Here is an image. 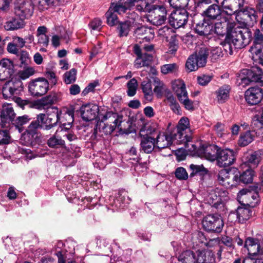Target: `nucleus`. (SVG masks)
Here are the masks:
<instances>
[{"label":"nucleus","instance_id":"nucleus-5","mask_svg":"<svg viewBox=\"0 0 263 263\" xmlns=\"http://www.w3.org/2000/svg\"><path fill=\"white\" fill-rule=\"evenodd\" d=\"M41 126L36 120L32 121L22 134L20 139L21 143L27 146H35L40 141L38 132Z\"/></svg>","mask_w":263,"mask_h":263},{"label":"nucleus","instance_id":"nucleus-27","mask_svg":"<svg viewBox=\"0 0 263 263\" xmlns=\"http://www.w3.org/2000/svg\"><path fill=\"white\" fill-rule=\"evenodd\" d=\"M141 149L144 153L149 154L156 147L155 139L151 136H143L141 138Z\"/></svg>","mask_w":263,"mask_h":263},{"label":"nucleus","instance_id":"nucleus-19","mask_svg":"<svg viewBox=\"0 0 263 263\" xmlns=\"http://www.w3.org/2000/svg\"><path fill=\"white\" fill-rule=\"evenodd\" d=\"M263 81V72L257 66L252 67L246 71V77L242 78L241 82L245 85L250 82H261Z\"/></svg>","mask_w":263,"mask_h":263},{"label":"nucleus","instance_id":"nucleus-38","mask_svg":"<svg viewBox=\"0 0 263 263\" xmlns=\"http://www.w3.org/2000/svg\"><path fill=\"white\" fill-rule=\"evenodd\" d=\"M190 168L192 171L190 173V177H192L194 176H199L200 178H202L205 175L208 173V170L205 168L203 165L192 164L190 165Z\"/></svg>","mask_w":263,"mask_h":263},{"label":"nucleus","instance_id":"nucleus-50","mask_svg":"<svg viewBox=\"0 0 263 263\" xmlns=\"http://www.w3.org/2000/svg\"><path fill=\"white\" fill-rule=\"evenodd\" d=\"M106 17L107 18V23L110 26H115L118 23V17L115 12L109 7L108 10L106 12Z\"/></svg>","mask_w":263,"mask_h":263},{"label":"nucleus","instance_id":"nucleus-58","mask_svg":"<svg viewBox=\"0 0 263 263\" xmlns=\"http://www.w3.org/2000/svg\"><path fill=\"white\" fill-rule=\"evenodd\" d=\"M175 174L176 177L179 180H186L189 177L186 170L182 167L176 168Z\"/></svg>","mask_w":263,"mask_h":263},{"label":"nucleus","instance_id":"nucleus-2","mask_svg":"<svg viewBox=\"0 0 263 263\" xmlns=\"http://www.w3.org/2000/svg\"><path fill=\"white\" fill-rule=\"evenodd\" d=\"M178 260L182 263H212L213 254L210 251L198 250L194 253L191 250H186L177 256Z\"/></svg>","mask_w":263,"mask_h":263},{"label":"nucleus","instance_id":"nucleus-46","mask_svg":"<svg viewBox=\"0 0 263 263\" xmlns=\"http://www.w3.org/2000/svg\"><path fill=\"white\" fill-rule=\"evenodd\" d=\"M30 120V118L27 115L19 116L16 119H14L12 125H14L16 128L18 129L19 133H21L23 131V129L21 126L27 123Z\"/></svg>","mask_w":263,"mask_h":263},{"label":"nucleus","instance_id":"nucleus-57","mask_svg":"<svg viewBox=\"0 0 263 263\" xmlns=\"http://www.w3.org/2000/svg\"><path fill=\"white\" fill-rule=\"evenodd\" d=\"M252 125L255 130L263 129V110L260 116H256L254 118Z\"/></svg>","mask_w":263,"mask_h":263},{"label":"nucleus","instance_id":"nucleus-41","mask_svg":"<svg viewBox=\"0 0 263 263\" xmlns=\"http://www.w3.org/2000/svg\"><path fill=\"white\" fill-rule=\"evenodd\" d=\"M239 172L237 171H229L227 181L224 183V187L229 188L235 186L239 183L238 180Z\"/></svg>","mask_w":263,"mask_h":263},{"label":"nucleus","instance_id":"nucleus-61","mask_svg":"<svg viewBox=\"0 0 263 263\" xmlns=\"http://www.w3.org/2000/svg\"><path fill=\"white\" fill-rule=\"evenodd\" d=\"M218 194L217 187L211 191L209 195V199L211 200L212 203L214 205L220 204V200H219V197L218 196Z\"/></svg>","mask_w":263,"mask_h":263},{"label":"nucleus","instance_id":"nucleus-30","mask_svg":"<svg viewBox=\"0 0 263 263\" xmlns=\"http://www.w3.org/2000/svg\"><path fill=\"white\" fill-rule=\"evenodd\" d=\"M141 87L145 101L147 102L152 101L153 99V92L151 80L146 78L141 82Z\"/></svg>","mask_w":263,"mask_h":263},{"label":"nucleus","instance_id":"nucleus-36","mask_svg":"<svg viewBox=\"0 0 263 263\" xmlns=\"http://www.w3.org/2000/svg\"><path fill=\"white\" fill-rule=\"evenodd\" d=\"M135 34L137 37L142 38L146 41L154 37L152 29L145 26L137 28L135 31Z\"/></svg>","mask_w":263,"mask_h":263},{"label":"nucleus","instance_id":"nucleus-29","mask_svg":"<svg viewBox=\"0 0 263 263\" xmlns=\"http://www.w3.org/2000/svg\"><path fill=\"white\" fill-rule=\"evenodd\" d=\"M25 23L21 18L12 17L8 20L4 25L5 29L7 31H12L22 28Z\"/></svg>","mask_w":263,"mask_h":263},{"label":"nucleus","instance_id":"nucleus-4","mask_svg":"<svg viewBox=\"0 0 263 263\" xmlns=\"http://www.w3.org/2000/svg\"><path fill=\"white\" fill-rule=\"evenodd\" d=\"M172 86L178 100L184 105L185 108L189 110H193L194 108V103L188 97L184 82L179 79L175 80L172 82Z\"/></svg>","mask_w":263,"mask_h":263},{"label":"nucleus","instance_id":"nucleus-12","mask_svg":"<svg viewBox=\"0 0 263 263\" xmlns=\"http://www.w3.org/2000/svg\"><path fill=\"white\" fill-rule=\"evenodd\" d=\"M189 127L190 122L188 118H181L176 128L172 132L176 143L179 144L181 142L185 141L186 137L189 136L186 134V131L190 130Z\"/></svg>","mask_w":263,"mask_h":263},{"label":"nucleus","instance_id":"nucleus-18","mask_svg":"<svg viewBox=\"0 0 263 263\" xmlns=\"http://www.w3.org/2000/svg\"><path fill=\"white\" fill-rule=\"evenodd\" d=\"M57 115L55 114V110L47 116L43 114L37 115L36 120L39 123L41 128L45 130H49L57 125Z\"/></svg>","mask_w":263,"mask_h":263},{"label":"nucleus","instance_id":"nucleus-1","mask_svg":"<svg viewBox=\"0 0 263 263\" xmlns=\"http://www.w3.org/2000/svg\"><path fill=\"white\" fill-rule=\"evenodd\" d=\"M231 26L227 29L224 41L221 43L223 50L227 54L232 55L234 50L244 47L248 42L249 34L247 30L231 29Z\"/></svg>","mask_w":263,"mask_h":263},{"label":"nucleus","instance_id":"nucleus-32","mask_svg":"<svg viewBox=\"0 0 263 263\" xmlns=\"http://www.w3.org/2000/svg\"><path fill=\"white\" fill-rule=\"evenodd\" d=\"M204 13L206 17L210 20H217L224 16L223 12H221L219 7L215 4L210 6Z\"/></svg>","mask_w":263,"mask_h":263},{"label":"nucleus","instance_id":"nucleus-48","mask_svg":"<svg viewBox=\"0 0 263 263\" xmlns=\"http://www.w3.org/2000/svg\"><path fill=\"white\" fill-rule=\"evenodd\" d=\"M47 144L50 147L54 148L64 146L65 143L61 138L53 135L48 140Z\"/></svg>","mask_w":263,"mask_h":263},{"label":"nucleus","instance_id":"nucleus-52","mask_svg":"<svg viewBox=\"0 0 263 263\" xmlns=\"http://www.w3.org/2000/svg\"><path fill=\"white\" fill-rule=\"evenodd\" d=\"M77 72V70L75 68H72L69 71L66 72L64 75L65 83L69 84L75 82Z\"/></svg>","mask_w":263,"mask_h":263},{"label":"nucleus","instance_id":"nucleus-54","mask_svg":"<svg viewBox=\"0 0 263 263\" xmlns=\"http://www.w3.org/2000/svg\"><path fill=\"white\" fill-rule=\"evenodd\" d=\"M189 0H168L170 5L176 9H184L188 5Z\"/></svg>","mask_w":263,"mask_h":263},{"label":"nucleus","instance_id":"nucleus-33","mask_svg":"<svg viewBox=\"0 0 263 263\" xmlns=\"http://www.w3.org/2000/svg\"><path fill=\"white\" fill-rule=\"evenodd\" d=\"M156 0H140V3L136 6V10L140 12H150L155 10L158 6L154 5Z\"/></svg>","mask_w":263,"mask_h":263},{"label":"nucleus","instance_id":"nucleus-55","mask_svg":"<svg viewBox=\"0 0 263 263\" xmlns=\"http://www.w3.org/2000/svg\"><path fill=\"white\" fill-rule=\"evenodd\" d=\"M34 70L32 67H27L18 72V76L16 77L20 80H25L29 78L34 73Z\"/></svg>","mask_w":263,"mask_h":263},{"label":"nucleus","instance_id":"nucleus-6","mask_svg":"<svg viewBox=\"0 0 263 263\" xmlns=\"http://www.w3.org/2000/svg\"><path fill=\"white\" fill-rule=\"evenodd\" d=\"M117 115L111 112H107L103 117L102 120L98 123L97 128L100 132L105 135H110L116 127L120 123Z\"/></svg>","mask_w":263,"mask_h":263},{"label":"nucleus","instance_id":"nucleus-40","mask_svg":"<svg viewBox=\"0 0 263 263\" xmlns=\"http://www.w3.org/2000/svg\"><path fill=\"white\" fill-rule=\"evenodd\" d=\"M230 88L228 85H224L219 88L216 91V100L219 103H222L228 100L229 97Z\"/></svg>","mask_w":263,"mask_h":263},{"label":"nucleus","instance_id":"nucleus-44","mask_svg":"<svg viewBox=\"0 0 263 263\" xmlns=\"http://www.w3.org/2000/svg\"><path fill=\"white\" fill-rule=\"evenodd\" d=\"M254 176V171L252 169H248L241 174L239 173V182H241L244 184L250 183L253 181Z\"/></svg>","mask_w":263,"mask_h":263},{"label":"nucleus","instance_id":"nucleus-64","mask_svg":"<svg viewBox=\"0 0 263 263\" xmlns=\"http://www.w3.org/2000/svg\"><path fill=\"white\" fill-rule=\"evenodd\" d=\"M253 58L258 61V63L263 66V49H256L254 51Z\"/></svg>","mask_w":263,"mask_h":263},{"label":"nucleus","instance_id":"nucleus-42","mask_svg":"<svg viewBox=\"0 0 263 263\" xmlns=\"http://www.w3.org/2000/svg\"><path fill=\"white\" fill-rule=\"evenodd\" d=\"M236 213L238 221L241 223L248 220L251 215L250 210L243 206L238 207Z\"/></svg>","mask_w":263,"mask_h":263},{"label":"nucleus","instance_id":"nucleus-21","mask_svg":"<svg viewBox=\"0 0 263 263\" xmlns=\"http://www.w3.org/2000/svg\"><path fill=\"white\" fill-rule=\"evenodd\" d=\"M220 150L215 145H202L198 152V156L211 161L217 160V155Z\"/></svg>","mask_w":263,"mask_h":263},{"label":"nucleus","instance_id":"nucleus-47","mask_svg":"<svg viewBox=\"0 0 263 263\" xmlns=\"http://www.w3.org/2000/svg\"><path fill=\"white\" fill-rule=\"evenodd\" d=\"M130 201V198L125 195V193L122 195L119 194L115 200L114 204L118 208H123L126 204H129Z\"/></svg>","mask_w":263,"mask_h":263},{"label":"nucleus","instance_id":"nucleus-35","mask_svg":"<svg viewBox=\"0 0 263 263\" xmlns=\"http://www.w3.org/2000/svg\"><path fill=\"white\" fill-rule=\"evenodd\" d=\"M213 28V26L204 19L202 22L196 25L195 30L200 35H206L210 33Z\"/></svg>","mask_w":263,"mask_h":263},{"label":"nucleus","instance_id":"nucleus-62","mask_svg":"<svg viewBox=\"0 0 263 263\" xmlns=\"http://www.w3.org/2000/svg\"><path fill=\"white\" fill-rule=\"evenodd\" d=\"M54 100V97L49 95L41 99L39 101V104L43 107H48L52 105Z\"/></svg>","mask_w":263,"mask_h":263},{"label":"nucleus","instance_id":"nucleus-8","mask_svg":"<svg viewBox=\"0 0 263 263\" xmlns=\"http://www.w3.org/2000/svg\"><path fill=\"white\" fill-rule=\"evenodd\" d=\"M245 247L252 258L257 257L253 263H263L262 259L259 258L263 255V239L259 242L257 239L249 237L246 240Z\"/></svg>","mask_w":263,"mask_h":263},{"label":"nucleus","instance_id":"nucleus-34","mask_svg":"<svg viewBox=\"0 0 263 263\" xmlns=\"http://www.w3.org/2000/svg\"><path fill=\"white\" fill-rule=\"evenodd\" d=\"M110 8L119 15L126 14L127 11L129 10L124 2V0H114L111 3Z\"/></svg>","mask_w":263,"mask_h":263},{"label":"nucleus","instance_id":"nucleus-63","mask_svg":"<svg viewBox=\"0 0 263 263\" xmlns=\"http://www.w3.org/2000/svg\"><path fill=\"white\" fill-rule=\"evenodd\" d=\"M20 152L23 154L26 155V158L27 159H32L36 157H42L43 156V155H40L39 153L33 154L32 151L29 149L21 148H19Z\"/></svg>","mask_w":263,"mask_h":263},{"label":"nucleus","instance_id":"nucleus-17","mask_svg":"<svg viewBox=\"0 0 263 263\" xmlns=\"http://www.w3.org/2000/svg\"><path fill=\"white\" fill-rule=\"evenodd\" d=\"M134 51L137 56L134 62V66L136 68H140L148 66L151 64L153 59L152 55L149 53H142V50L138 44L134 45Z\"/></svg>","mask_w":263,"mask_h":263},{"label":"nucleus","instance_id":"nucleus-60","mask_svg":"<svg viewBox=\"0 0 263 263\" xmlns=\"http://www.w3.org/2000/svg\"><path fill=\"white\" fill-rule=\"evenodd\" d=\"M229 171L227 170H221L220 171L217 175V180L219 184L222 186H224V183L227 181V177H228V173Z\"/></svg>","mask_w":263,"mask_h":263},{"label":"nucleus","instance_id":"nucleus-25","mask_svg":"<svg viewBox=\"0 0 263 263\" xmlns=\"http://www.w3.org/2000/svg\"><path fill=\"white\" fill-rule=\"evenodd\" d=\"M99 111V107L95 104H87L82 106L81 108L83 119L86 121H91L96 118Z\"/></svg>","mask_w":263,"mask_h":263},{"label":"nucleus","instance_id":"nucleus-49","mask_svg":"<svg viewBox=\"0 0 263 263\" xmlns=\"http://www.w3.org/2000/svg\"><path fill=\"white\" fill-rule=\"evenodd\" d=\"M127 94L129 97H133L136 93L138 88V82L135 78H133L127 83Z\"/></svg>","mask_w":263,"mask_h":263},{"label":"nucleus","instance_id":"nucleus-53","mask_svg":"<svg viewBox=\"0 0 263 263\" xmlns=\"http://www.w3.org/2000/svg\"><path fill=\"white\" fill-rule=\"evenodd\" d=\"M132 23L130 21H126L119 23L118 28L119 30L120 36L127 35L129 31L130 24Z\"/></svg>","mask_w":263,"mask_h":263},{"label":"nucleus","instance_id":"nucleus-28","mask_svg":"<svg viewBox=\"0 0 263 263\" xmlns=\"http://www.w3.org/2000/svg\"><path fill=\"white\" fill-rule=\"evenodd\" d=\"M155 8L154 12L157 16L152 20V23L154 25H162L164 23L166 18V8L163 6H158V8Z\"/></svg>","mask_w":263,"mask_h":263},{"label":"nucleus","instance_id":"nucleus-45","mask_svg":"<svg viewBox=\"0 0 263 263\" xmlns=\"http://www.w3.org/2000/svg\"><path fill=\"white\" fill-rule=\"evenodd\" d=\"M254 139V135L251 132L247 131L241 134L238 144L240 146H246L250 144Z\"/></svg>","mask_w":263,"mask_h":263},{"label":"nucleus","instance_id":"nucleus-39","mask_svg":"<svg viewBox=\"0 0 263 263\" xmlns=\"http://www.w3.org/2000/svg\"><path fill=\"white\" fill-rule=\"evenodd\" d=\"M230 23L231 22L229 21L228 17L225 15L217 19V22L214 24L215 33L218 35L223 34L224 27L227 26V28L228 24Z\"/></svg>","mask_w":263,"mask_h":263},{"label":"nucleus","instance_id":"nucleus-11","mask_svg":"<svg viewBox=\"0 0 263 263\" xmlns=\"http://www.w3.org/2000/svg\"><path fill=\"white\" fill-rule=\"evenodd\" d=\"M23 83L16 77H12L10 80L6 82L3 87V95L6 99L18 95L23 90Z\"/></svg>","mask_w":263,"mask_h":263},{"label":"nucleus","instance_id":"nucleus-31","mask_svg":"<svg viewBox=\"0 0 263 263\" xmlns=\"http://www.w3.org/2000/svg\"><path fill=\"white\" fill-rule=\"evenodd\" d=\"M192 137L190 136L187 137L185 141L181 142L179 144H184V148L191 152L192 155L198 156V152L199 151V148L201 145V143L199 142H197L195 143H193V142L191 141Z\"/></svg>","mask_w":263,"mask_h":263},{"label":"nucleus","instance_id":"nucleus-13","mask_svg":"<svg viewBox=\"0 0 263 263\" xmlns=\"http://www.w3.org/2000/svg\"><path fill=\"white\" fill-rule=\"evenodd\" d=\"M248 15H247V14L243 12H239L237 13L236 15L237 23L231 22L228 24V26L227 28V29L231 26L232 27L231 29H234V30L235 31L238 29L239 30H242V29L247 30V32L249 34L248 42L249 43L251 37V32L248 29V27L252 26H253V24H250L251 23L248 22Z\"/></svg>","mask_w":263,"mask_h":263},{"label":"nucleus","instance_id":"nucleus-24","mask_svg":"<svg viewBox=\"0 0 263 263\" xmlns=\"http://www.w3.org/2000/svg\"><path fill=\"white\" fill-rule=\"evenodd\" d=\"M55 114L57 115V123L62 124L63 129L68 130L72 126L73 122V115L71 112H65L64 113L55 109Z\"/></svg>","mask_w":263,"mask_h":263},{"label":"nucleus","instance_id":"nucleus-7","mask_svg":"<svg viewBox=\"0 0 263 263\" xmlns=\"http://www.w3.org/2000/svg\"><path fill=\"white\" fill-rule=\"evenodd\" d=\"M28 91L34 97H40L49 90V82L44 78H38L28 83Z\"/></svg>","mask_w":263,"mask_h":263},{"label":"nucleus","instance_id":"nucleus-56","mask_svg":"<svg viewBox=\"0 0 263 263\" xmlns=\"http://www.w3.org/2000/svg\"><path fill=\"white\" fill-rule=\"evenodd\" d=\"M178 66L175 63L164 64L161 67V71L163 74H166L176 71Z\"/></svg>","mask_w":263,"mask_h":263},{"label":"nucleus","instance_id":"nucleus-16","mask_svg":"<svg viewBox=\"0 0 263 263\" xmlns=\"http://www.w3.org/2000/svg\"><path fill=\"white\" fill-rule=\"evenodd\" d=\"M236 160L235 152L230 149L220 150L217 155V164L220 167H227L234 163Z\"/></svg>","mask_w":263,"mask_h":263},{"label":"nucleus","instance_id":"nucleus-3","mask_svg":"<svg viewBox=\"0 0 263 263\" xmlns=\"http://www.w3.org/2000/svg\"><path fill=\"white\" fill-rule=\"evenodd\" d=\"M208 55V49L205 47H201L195 54H192L188 58L185 64L186 69L191 72L204 66Z\"/></svg>","mask_w":263,"mask_h":263},{"label":"nucleus","instance_id":"nucleus-14","mask_svg":"<svg viewBox=\"0 0 263 263\" xmlns=\"http://www.w3.org/2000/svg\"><path fill=\"white\" fill-rule=\"evenodd\" d=\"M16 114L11 105L3 106L0 112V125L3 128H8L13 124Z\"/></svg>","mask_w":263,"mask_h":263},{"label":"nucleus","instance_id":"nucleus-23","mask_svg":"<svg viewBox=\"0 0 263 263\" xmlns=\"http://www.w3.org/2000/svg\"><path fill=\"white\" fill-rule=\"evenodd\" d=\"M244 0H223L221 6L227 14L232 15L242 8Z\"/></svg>","mask_w":263,"mask_h":263},{"label":"nucleus","instance_id":"nucleus-51","mask_svg":"<svg viewBox=\"0 0 263 263\" xmlns=\"http://www.w3.org/2000/svg\"><path fill=\"white\" fill-rule=\"evenodd\" d=\"M154 83L155 87L154 88V91L158 97L161 96L163 91L166 89V87L164 84L158 78H155L154 79Z\"/></svg>","mask_w":263,"mask_h":263},{"label":"nucleus","instance_id":"nucleus-20","mask_svg":"<svg viewBox=\"0 0 263 263\" xmlns=\"http://www.w3.org/2000/svg\"><path fill=\"white\" fill-rule=\"evenodd\" d=\"M156 147L159 149L167 148L172 144H178L175 141L174 136L173 133H160L156 137L155 140Z\"/></svg>","mask_w":263,"mask_h":263},{"label":"nucleus","instance_id":"nucleus-9","mask_svg":"<svg viewBox=\"0 0 263 263\" xmlns=\"http://www.w3.org/2000/svg\"><path fill=\"white\" fill-rule=\"evenodd\" d=\"M202 224L205 231L214 233L221 232L224 226L222 219L216 215L205 216L202 221Z\"/></svg>","mask_w":263,"mask_h":263},{"label":"nucleus","instance_id":"nucleus-26","mask_svg":"<svg viewBox=\"0 0 263 263\" xmlns=\"http://www.w3.org/2000/svg\"><path fill=\"white\" fill-rule=\"evenodd\" d=\"M13 65L8 59L0 61V80L3 81L10 77L13 72Z\"/></svg>","mask_w":263,"mask_h":263},{"label":"nucleus","instance_id":"nucleus-15","mask_svg":"<svg viewBox=\"0 0 263 263\" xmlns=\"http://www.w3.org/2000/svg\"><path fill=\"white\" fill-rule=\"evenodd\" d=\"M188 15L184 9L177 10L172 13L169 17L170 24L174 28L183 27L187 22Z\"/></svg>","mask_w":263,"mask_h":263},{"label":"nucleus","instance_id":"nucleus-37","mask_svg":"<svg viewBox=\"0 0 263 263\" xmlns=\"http://www.w3.org/2000/svg\"><path fill=\"white\" fill-rule=\"evenodd\" d=\"M261 159V154L258 152H254L247 156L245 163L249 167L255 168L257 166Z\"/></svg>","mask_w":263,"mask_h":263},{"label":"nucleus","instance_id":"nucleus-43","mask_svg":"<svg viewBox=\"0 0 263 263\" xmlns=\"http://www.w3.org/2000/svg\"><path fill=\"white\" fill-rule=\"evenodd\" d=\"M60 0H37V8L40 11H44L49 8L58 6Z\"/></svg>","mask_w":263,"mask_h":263},{"label":"nucleus","instance_id":"nucleus-22","mask_svg":"<svg viewBox=\"0 0 263 263\" xmlns=\"http://www.w3.org/2000/svg\"><path fill=\"white\" fill-rule=\"evenodd\" d=\"M245 99L247 102L251 105L259 103L263 98L262 89L259 87H251L245 92Z\"/></svg>","mask_w":263,"mask_h":263},{"label":"nucleus","instance_id":"nucleus-59","mask_svg":"<svg viewBox=\"0 0 263 263\" xmlns=\"http://www.w3.org/2000/svg\"><path fill=\"white\" fill-rule=\"evenodd\" d=\"M178 48V41L175 36H172L168 44V52L171 54L175 53Z\"/></svg>","mask_w":263,"mask_h":263},{"label":"nucleus","instance_id":"nucleus-10","mask_svg":"<svg viewBox=\"0 0 263 263\" xmlns=\"http://www.w3.org/2000/svg\"><path fill=\"white\" fill-rule=\"evenodd\" d=\"M37 0L33 4L31 0H17L14 8L15 14L23 20L29 18L33 11V6L37 7Z\"/></svg>","mask_w":263,"mask_h":263}]
</instances>
